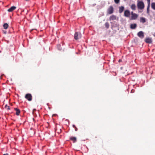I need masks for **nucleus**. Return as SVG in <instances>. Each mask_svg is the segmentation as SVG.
I'll return each mask as SVG.
<instances>
[{
	"mask_svg": "<svg viewBox=\"0 0 155 155\" xmlns=\"http://www.w3.org/2000/svg\"><path fill=\"white\" fill-rule=\"evenodd\" d=\"M74 128L75 131H77L78 130V128L76 127H75Z\"/></svg>",
	"mask_w": 155,
	"mask_h": 155,
	"instance_id": "23",
	"label": "nucleus"
},
{
	"mask_svg": "<svg viewBox=\"0 0 155 155\" xmlns=\"http://www.w3.org/2000/svg\"><path fill=\"white\" fill-rule=\"evenodd\" d=\"M3 27L4 29H6L8 28V25L7 23H5L3 25Z\"/></svg>",
	"mask_w": 155,
	"mask_h": 155,
	"instance_id": "17",
	"label": "nucleus"
},
{
	"mask_svg": "<svg viewBox=\"0 0 155 155\" xmlns=\"http://www.w3.org/2000/svg\"><path fill=\"white\" fill-rule=\"evenodd\" d=\"M70 140L73 141L74 142H75L76 141V138L75 137H71L70 138Z\"/></svg>",
	"mask_w": 155,
	"mask_h": 155,
	"instance_id": "16",
	"label": "nucleus"
},
{
	"mask_svg": "<svg viewBox=\"0 0 155 155\" xmlns=\"http://www.w3.org/2000/svg\"><path fill=\"white\" fill-rule=\"evenodd\" d=\"M130 28L132 29H135L137 27V25L136 24H131L130 26Z\"/></svg>",
	"mask_w": 155,
	"mask_h": 155,
	"instance_id": "13",
	"label": "nucleus"
},
{
	"mask_svg": "<svg viewBox=\"0 0 155 155\" xmlns=\"http://www.w3.org/2000/svg\"><path fill=\"white\" fill-rule=\"evenodd\" d=\"M136 6L135 4H132L130 5V8L133 10H135L136 9Z\"/></svg>",
	"mask_w": 155,
	"mask_h": 155,
	"instance_id": "12",
	"label": "nucleus"
},
{
	"mask_svg": "<svg viewBox=\"0 0 155 155\" xmlns=\"http://www.w3.org/2000/svg\"><path fill=\"white\" fill-rule=\"evenodd\" d=\"M16 8V7L15 6H12L8 9V11L9 12H11L15 10Z\"/></svg>",
	"mask_w": 155,
	"mask_h": 155,
	"instance_id": "9",
	"label": "nucleus"
},
{
	"mask_svg": "<svg viewBox=\"0 0 155 155\" xmlns=\"http://www.w3.org/2000/svg\"><path fill=\"white\" fill-rule=\"evenodd\" d=\"M81 35L80 33L76 32L74 35V38L75 40H78L81 38Z\"/></svg>",
	"mask_w": 155,
	"mask_h": 155,
	"instance_id": "2",
	"label": "nucleus"
},
{
	"mask_svg": "<svg viewBox=\"0 0 155 155\" xmlns=\"http://www.w3.org/2000/svg\"><path fill=\"white\" fill-rule=\"evenodd\" d=\"M110 21L116 20H117V18L116 17V16L114 15H112L110 17Z\"/></svg>",
	"mask_w": 155,
	"mask_h": 155,
	"instance_id": "7",
	"label": "nucleus"
},
{
	"mask_svg": "<svg viewBox=\"0 0 155 155\" xmlns=\"http://www.w3.org/2000/svg\"><path fill=\"white\" fill-rule=\"evenodd\" d=\"M72 126H73V127L74 128H75L76 127V126H75V125H73Z\"/></svg>",
	"mask_w": 155,
	"mask_h": 155,
	"instance_id": "26",
	"label": "nucleus"
},
{
	"mask_svg": "<svg viewBox=\"0 0 155 155\" xmlns=\"http://www.w3.org/2000/svg\"><path fill=\"white\" fill-rule=\"evenodd\" d=\"M114 12V8L113 7L111 6H110L108 9V13L109 14L112 13Z\"/></svg>",
	"mask_w": 155,
	"mask_h": 155,
	"instance_id": "5",
	"label": "nucleus"
},
{
	"mask_svg": "<svg viewBox=\"0 0 155 155\" xmlns=\"http://www.w3.org/2000/svg\"><path fill=\"white\" fill-rule=\"evenodd\" d=\"M150 4L148 3V5L147 8V12H148L149 11V8L150 7Z\"/></svg>",
	"mask_w": 155,
	"mask_h": 155,
	"instance_id": "20",
	"label": "nucleus"
},
{
	"mask_svg": "<svg viewBox=\"0 0 155 155\" xmlns=\"http://www.w3.org/2000/svg\"><path fill=\"white\" fill-rule=\"evenodd\" d=\"M25 98L29 101H31L32 99V96L30 94H26L25 96Z\"/></svg>",
	"mask_w": 155,
	"mask_h": 155,
	"instance_id": "4",
	"label": "nucleus"
},
{
	"mask_svg": "<svg viewBox=\"0 0 155 155\" xmlns=\"http://www.w3.org/2000/svg\"><path fill=\"white\" fill-rule=\"evenodd\" d=\"M14 110L16 111V114L17 115H19L20 113V110L17 108H15Z\"/></svg>",
	"mask_w": 155,
	"mask_h": 155,
	"instance_id": "10",
	"label": "nucleus"
},
{
	"mask_svg": "<svg viewBox=\"0 0 155 155\" xmlns=\"http://www.w3.org/2000/svg\"><path fill=\"white\" fill-rule=\"evenodd\" d=\"M116 4H118L120 2V0H114Z\"/></svg>",
	"mask_w": 155,
	"mask_h": 155,
	"instance_id": "21",
	"label": "nucleus"
},
{
	"mask_svg": "<svg viewBox=\"0 0 155 155\" xmlns=\"http://www.w3.org/2000/svg\"><path fill=\"white\" fill-rule=\"evenodd\" d=\"M124 9V7L123 6L120 7H119V12L120 13H122Z\"/></svg>",
	"mask_w": 155,
	"mask_h": 155,
	"instance_id": "11",
	"label": "nucleus"
},
{
	"mask_svg": "<svg viewBox=\"0 0 155 155\" xmlns=\"http://www.w3.org/2000/svg\"><path fill=\"white\" fill-rule=\"evenodd\" d=\"M124 16L126 17H129L130 15V11L128 10H126L124 12Z\"/></svg>",
	"mask_w": 155,
	"mask_h": 155,
	"instance_id": "8",
	"label": "nucleus"
},
{
	"mask_svg": "<svg viewBox=\"0 0 155 155\" xmlns=\"http://www.w3.org/2000/svg\"><path fill=\"white\" fill-rule=\"evenodd\" d=\"M131 19L132 20H135L138 17L137 14L134 13L133 12H131Z\"/></svg>",
	"mask_w": 155,
	"mask_h": 155,
	"instance_id": "3",
	"label": "nucleus"
},
{
	"mask_svg": "<svg viewBox=\"0 0 155 155\" xmlns=\"http://www.w3.org/2000/svg\"><path fill=\"white\" fill-rule=\"evenodd\" d=\"M3 33L5 34H6L7 33V31H5V30H3Z\"/></svg>",
	"mask_w": 155,
	"mask_h": 155,
	"instance_id": "22",
	"label": "nucleus"
},
{
	"mask_svg": "<svg viewBox=\"0 0 155 155\" xmlns=\"http://www.w3.org/2000/svg\"><path fill=\"white\" fill-rule=\"evenodd\" d=\"M35 110V109H33V112H34Z\"/></svg>",
	"mask_w": 155,
	"mask_h": 155,
	"instance_id": "27",
	"label": "nucleus"
},
{
	"mask_svg": "<svg viewBox=\"0 0 155 155\" xmlns=\"http://www.w3.org/2000/svg\"><path fill=\"white\" fill-rule=\"evenodd\" d=\"M3 155H8V153H6L4 154Z\"/></svg>",
	"mask_w": 155,
	"mask_h": 155,
	"instance_id": "25",
	"label": "nucleus"
},
{
	"mask_svg": "<svg viewBox=\"0 0 155 155\" xmlns=\"http://www.w3.org/2000/svg\"><path fill=\"white\" fill-rule=\"evenodd\" d=\"M153 35L155 36V33Z\"/></svg>",
	"mask_w": 155,
	"mask_h": 155,
	"instance_id": "29",
	"label": "nucleus"
},
{
	"mask_svg": "<svg viewBox=\"0 0 155 155\" xmlns=\"http://www.w3.org/2000/svg\"><path fill=\"white\" fill-rule=\"evenodd\" d=\"M145 41L147 43H150L152 42V39L151 38H147L146 39Z\"/></svg>",
	"mask_w": 155,
	"mask_h": 155,
	"instance_id": "14",
	"label": "nucleus"
},
{
	"mask_svg": "<svg viewBox=\"0 0 155 155\" xmlns=\"http://www.w3.org/2000/svg\"><path fill=\"white\" fill-rule=\"evenodd\" d=\"M105 25L106 26H107V23H106L105 24Z\"/></svg>",
	"mask_w": 155,
	"mask_h": 155,
	"instance_id": "28",
	"label": "nucleus"
},
{
	"mask_svg": "<svg viewBox=\"0 0 155 155\" xmlns=\"http://www.w3.org/2000/svg\"><path fill=\"white\" fill-rule=\"evenodd\" d=\"M151 6L152 9L155 10V3H152L151 4Z\"/></svg>",
	"mask_w": 155,
	"mask_h": 155,
	"instance_id": "18",
	"label": "nucleus"
},
{
	"mask_svg": "<svg viewBox=\"0 0 155 155\" xmlns=\"http://www.w3.org/2000/svg\"><path fill=\"white\" fill-rule=\"evenodd\" d=\"M137 8L142 12L144 8V4L143 0H137Z\"/></svg>",
	"mask_w": 155,
	"mask_h": 155,
	"instance_id": "1",
	"label": "nucleus"
},
{
	"mask_svg": "<svg viewBox=\"0 0 155 155\" xmlns=\"http://www.w3.org/2000/svg\"><path fill=\"white\" fill-rule=\"evenodd\" d=\"M5 109L8 110H10L9 107L7 105H6L5 106Z\"/></svg>",
	"mask_w": 155,
	"mask_h": 155,
	"instance_id": "19",
	"label": "nucleus"
},
{
	"mask_svg": "<svg viewBox=\"0 0 155 155\" xmlns=\"http://www.w3.org/2000/svg\"><path fill=\"white\" fill-rule=\"evenodd\" d=\"M140 21L141 22L144 23L146 21L145 18L143 17H141L140 18Z\"/></svg>",
	"mask_w": 155,
	"mask_h": 155,
	"instance_id": "15",
	"label": "nucleus"
},
{
	"mask_svg": "<svg viewBox=\"0 0 155 155\" xmlns=\"http://www.w3.org/2000/svg\"><path fill=\"white\" fill-rule=\"evenodd\" d=\"M137 35L141 38H143L144 37L143 33L142 31H140L137 33Z\"/></svg>",
	"mask_w": 155,
	"mask_h": 155,
	"instance_id": "6",
	"label": "nucleus"
},
{
	"mask_svg": "<svg viewBox=\"0 0 155 155\" xmlns=\"http://www.w3.org/2000/svg\"><path fill=\"white\" fill-rule=\"evenodd\" d=\"M147 1L148 2V3L150 4V0H147Z\"/></svg>",
	"mask_w": 155,
	"mask_h": 155,
	"instance_id": "24",
	"label": "nucleus"
}]
</instances>
